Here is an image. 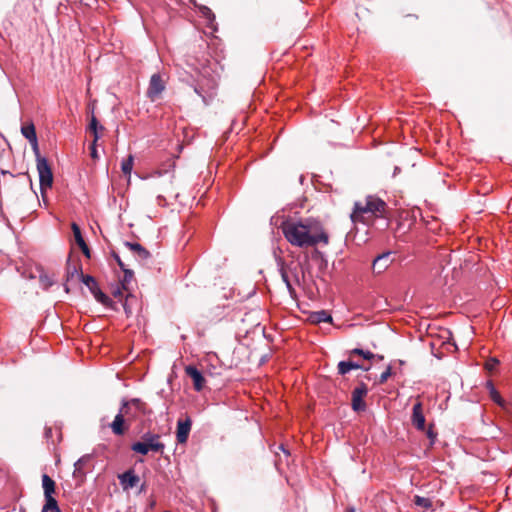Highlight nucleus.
I'll list each match as a JSON object with an SVG mask.
<instances>
[{
	"instance_id": "nucleus-24",
	"label": "nucleus",
	"mask_w": 512,
	"mask_h": 512,
	"mask_svg": "<svg viewBox=\"0 0 512 512\" xmlns=\"http://www.w3.org/2000/svg\"><path fill=\"white\" fill-rule=\"evenodd\" d=\"M21 132L23 136L28 140H34L37 138L36 135V129L33 123H30L29 125L22 126Z\"/></svg>"
},
{
	"instance_id": "nucleus-23",
	"label": "nucleus",
	"mask_w": 512,
	"mask_h": 512,
	"mask_svg": "<svg viewBox=\"0 0 512 512\" xmlns=\"http://www.w3.org/2000/svg\"><path fill=\"white\" fill-rule=\"evenodd\" d=\"M41 512H61V510L58 506L57 500L53 496H50L45 498V504L42 507Z\"/></svg>"
},
{
	"instance_id": "nucleus-12",
	"label": "nucleus",
	"mask_w": 512,
	"mask_h": 512,
	"mask_svg": "<svg viewBox=\"0 0 512 512\" xmlns=\"http://www.w3.org/2000/svg\"><path fill=\"white\" fill-rule=\"evenodd\" d=\"M185 373L189 376L193 381V388L200 392L205 386V378L200 370H198L195 366L188 365L185 367Z\"/></svg>"
},
{
	"instance_id": "nucleus-20",
	"label": "nucleus",
	"mask_w": 512,
	"mask_h": 512,
	"mask_svg": "<svg viewBox=\"0 0 512 512\" xmlns=\"http://www.w3.org/2000/svg\"><path fill=\"white\" fill-rule=\"evenodd\" d=\"M42 487L44 491V497L48 498L53 496L56 490L55 481L47 474L42 475Z\"/></svg>"
},
{
	"instance_id": "nucleus-26",
	"label": "nucleus",
	"mask_w": 512,
	"mask_h": 512,
	"mask_svg": "<svg viewBox=\"0 0 512 512\" xmlns=\"http://www.w3.org/2000/svg\"><path fill=\"white\" fill-rule=\"evenodd\" d=\"M82 282L88 287L92 294L100 289L95 278L90 275H85Z\"/></svg>"
},
{
	"instance_id": "nucleus-22",
	"label": "nucleus",
	"mask_w": 512,
	"mask_h": 512,
	"mask_svg": "<svg viewBox=\"0 0 512 512\" xmlns=\"http://www.w3.org/2000/svg\"><path fill=\"white\" fill-rule=\"evenodd\" d=\"M487 388L489 390V394H490V398L496 403L498 404L499 406H504L505 405V401L504 399L501 397L500 393L496 390V388L494 387L493 383L491 381H488L487 382Z\"/></svg>"
},
{
	"instance_id": "nucleus-25",
	"label": "nucleus",
	"mask_w": 512,
	"mask_h": 512,
	"mask_svg": "<svg viewBox=\"0 0 512 512\" xmlns=\"http://www.w3.org/2000/svg\"><path fill=\"white\" fill-rule=\"evenodd\" d=\"M122 271L124 273V276H123V279L121 280V287L123 290L128 291L129 290L128 285L132 281L134 273L132 270L127 269V268L123 269Z\"/></svg>"
},
{
	"instance_id": "nucleus-31",
	"label": "nucleus",
	"mask_w": 512,
	"mask_h": 512,
	"mask_svg": "<svg viewBox=\"0 0 512 512\" xmlns=\"http://www.w3.org/2000/svg\"><path fill=\"white\" fill-rule=\"evenodd\" d=\"M500 364V361L496 357H490L485 362V369L489 372H493L498 365Z\"/></svg>"
},
{
	"instance_id": "nucleus-19",
	"label": "nucleus",
	"mask_w": 512,
	"mask_h": 512,
	"mask_svg": "<svg viewBox=\"0 0 512 512\" xmlns=\"http://www.w3.org/2000/svg\"><path fill=\"white\" fill-rule=\"evenodd\" d=\"M88 130L93 134L94 143H97L102 133L105 131V127L98 122L94 115H92Z\"/></svg>"
},
{
	"instance_id": "nucleus-5",
	"label": "nucleus",
	"mask_w": 512,
	"mask_h": 512,
	"mask_svg": "<svg viewBox=\"0 0 512 512\" xmlns=\"http://www.w3.org/2000/svg\"><path fill=\"white\" fill-rule=\"evenodd\" d=\"M37 171L39 174L40 189L43 194L48 188H51L53 184L52 169L45 157H39L37 161Z\"/></svg>"
},
{
	"instance_id": "nucleus-39",
	"label": "nucleus",
	"mask_w": 512,
	"mask_h": 512,
	"mask_svg": "<svg viewBox=\"0 0 512 512\" xmlns=\"http://www.w3.org/2000/svg\"><path fill=\"white\" fill-rule=\"evenodd\" d=\"M96 145H97V143H94V140H92V143H91V145L89 147L90 156L94 160L98 159V153H97Z\"/></svg>"
},
{
	"instance_id": "nucleus-9",
	"label": "nucleus",
	"mask_w": 512,
	"mask_h": 512,
	"mask_svg": "<svg viewBox=\"0 0 512 512\" xmlns=\"http://www.w3.org/2000/svg\"><path fill=\"white\" fill-rule=\"evenodd\" d=\"M368 393L367 385L361 382L357 387L354 388L351 395V406L352 409L356 412L365 411L366 403L364 401V397Z\"/></svg>"
},
{
	"instance_id": "nucleus-6",
	"label": "nucleus",
	"mask_w": 512,
	"mask_h": 512,
	"mask_svg": "<svg viewBox=\"0 0 512 512\" xmlns=\"http://www.w3.org/2000/svg\"><path fill=\"white\" fill-rule=\"evenodd\" d=\"M166 80L160 73H155L151 76L149 86L146 92L147 97L151 101H156L162 92L165 90Z\"/></svg>"
},
{
	"instance_id": "nucleus-46",
	"label": "nucleus",
	"mask_w": 512,
	"mask_h": 512,
	"mask_svg": "<svg viewBox=\"0 0 512 512\" xmlns=\"http://www.w3.org/2000/svg\"><path fill=\"white\" fill-rule=\"evenodd\" d=\"M81 250H82L83 254H84L86 257H88V258L90 257V250H89V247H88V246H86V248H83V249H81Z\"/></svg>"
},
{
	"instance_id": "nucleus-43",
	"label": "nucleus",
	"mask_w": 512,
	"mask_h": 512,
	"mask_svg": "<svg viewBox=\"0 0 512 512\" xmlns=\"http://www.w3.org/2000/svg\"><path fill=\"white\" fill-rule=\"evenodd\" d=\"M350 365H351V370H353V369H363L365 371L369 370V367H363L362 365H360V364H358L356 362L350 361Z\"/></svg>"
},
{
	"instance_id": "nucleus-34",
	"label": "nucleus",
	"mask_w": 512,
	"mask_h": 512,
	"mask_svg": "<svg viewBox=\"0 0 512 512\" xmlns=\"http://www.w3.org/2000/svg\"><path fill=\"white\" fill-rule=\"evenodd\" d=\"M71 228L77 244L81 242V240H84L81 234L80 227L76 223H72Z\"/></svg>"
},
{
	"instance_id": "nucleus-50",
	"label": "nucleus",
	"mask_w": 512,
	"mask_h": 512,
	"mask_svg": "<svg viewBox=\"0 0 512 512\" xmlns=\"http://www.w3.org/2000/svg\"><path fill=\"white\" fill-rule=\"evenodd\" d=\"M280 449H281L283 452L288 453V452L285 450V448H284V446H283V445H281V446H280Z\"/></svg>"
},
{
	"instance_id": "nucleus-27",
	"label": "nucleus",
	"mask_w": 512,
	"mask_h": 512,
	"mask_svg": "<svg viewBox=\"0 0 512 512\" xmlns=\"http://www.w3.org/2000/svg\"><path fill=\"white\" fill-rule=\"evenodd\" d=\"M133 162H134V158L132 155H129L126 159H124L122 161L121 169L125 175H130L132 168H133Z\"/></svg>"
},
{
	"instance_id": "nucleus-18",
	"label": "nucleus",
	"mask_w": 512,
	"mask_h": 512,
	"mask_svg": "<svg viewBox=\"0 0 512 512\" xmlns=\"http://www.w3.org/2000/svg\"><path fill=\"white\" fill-rule=\"evenodd\" d=\"M92 460V455L86 454L79 458L74 464V477H83L86 474L85 467Z\"/></svg>"
},
{
	"instance_id": "nucleus-15",
	"label": "nucleus",
	"mask_w": 512,
	"mask_h": 512,
	"mask_svg": "<svg viewBox=\"0 0 512 512\" xmlns=\"http://www.w3.org/2000/svg\"><path fill=\"white\" fill-rule=\"evenodd\" d=\"M257 2L258 15L264 20L270 19L277 11V7L272 0H257Z\"/></svg>"
},
{
	"instance_id": "nucleus-29",
	"label": "nucleus",
	"mask_w": 512,
	"mask_h": 512,
	"mask_svg": "<svg viewBox=\"0 0 512 512\" xmlns=\"http://www.w3.org/2000/svg\"><path fill=\"white\" fill-rule=\"evenodd\" d=\"M39 281H40V284L42 285V287L46 290L49 287H51L55 282L54 279L51 276H49L47 273H41L39 276Z\"/></svg>"
},
{
	"instance_id": "nucleus-42",
	"label": "nucleus",
	"mask_w": 512,
	"mask_h": 512,
	"mask_svg": "<svg viewBox=\"0 0 512 512\" xmlns=\"http://www.w3.org/2000/svg\"><path fill=\"white\" fill-rule=\"evenodd\" d=\"M419 326H420V328L421 327H425L427 333L432 335L433 327H432V325L429 322L420 321L419 322Z\"/></svg>"
},
{
	"instance_id": "nucleus-41",
	"label": "nucleus",
	"mask_w": 512,
	"mask_h": 512,
	"mask_svg": "<svg viewBox=\"0 0 512 512\" xmlns=\"http://www.w3.org/2000/svg\"><path fill=\"white\" fill-rule=\"evenodd\" d=\"M264 313H265L264 310H262L260 308H254V309L251 310V314H252L251 317H255V318L261 317V318H263L264 317V315H263Z\"/></svg>"
},
{
	"instance_id": "nucleus-13",
	"label": "nucleus",
	"mask_w": 512,
	"mask_h": 512,
	"mask_svg": "<svg viewBox=\"0 0 512 512\" xmlns=\"http://www.w3.org/2000/svg\"><path fill=\"white\" fill-rule=\"evenodd\" d=\"M392 263L391 253L385 252L378 255L372 263V271L374 274L383 273Z\"/></svg>"
},
{
	"instance_id": "nucleus-40",
	"label": "nucleus",
	"mask_w": 512,
	"mask_h": 512,
	"mask_svg": "<svg viewBox=\"0 0 512 512\" xmlns=\"http://www.w3.org/2000/svg\"><path fill=\"white\" fill-rule=\"evenodd\" d=\"M427 437L430 439L431 444H433L436 440L437 433L434 432L433 428L430 426L429 429L426 431Z\"/></svg>"
},
{
	"instance_id": "nucleus-3",
	"label": "nucleus",
	"mask_w": 512,
	"mask_h": 512,
	"mask_svg": "<svg viewBox=\"0 0 512 512\" xmlns=\"http://www.w3.org/2000/svg\"><path fill=\"white\" fill-rule=\"evenodd\" d=\"M142 441L134 442L131 450L141 455H147L148 452L163 453L165 445L160 441V435L152 432H146L141 437Z\"/></svg>"
},
{
	"instance_id": "nucleus-7",
	"label": "nucleus",
	"mask_w": 512,
	"mask_h": 512,
	"mask_svg": "<svg viewBox=\"0 0 512 512\" xmlns=\"http://www.w3.org/2000/svg\"><path fill=\"white\" fill-rule=\"evenodd\" d=\"M362 205L370 211V214H373L375 219L385 217L387 205L382 199L370 195L362 201Z\"/></svg>"
},
{
	"instance_id": "nucleus-11",
	"label": "nucleus",
	"mask_w": 512,
	"mask_h": 512,
	"mask_svg": "<svg viewBox=\"0 0 512 512\" xmlns=\"http://www.w3.org/2000/svg\"><path fill=\"white\" fill-rule=\"evenodd\" d=\"M251 333L254 335H261L268 341L273 342L275 340L276 334H277L276 323L269 322V326H266V325H261V323L258 322L256 325H254Z\"/></svg>"
},
{
	"instance_id": "nucleus-47",
	"label": "nucleus",
	"mask_w": 512,
	"mask_h": 512,
	"mask_svg": "<svg viewBox=\"0 0 512 512\" xmlns=\"http://www.w3.org/2000/svg\"><path fill=\"white\" fill-rule=\"evenodd\" d=\"M77 245L79 246L80 249L86 248V246H87V244L84 240H81V242H79Z\"/></svg>"
},
{
	"instance_id": "nucleus-51",
	"label": "nucleus",
	"mask_w": 512,
	"mask_h": 512,
	"mask_svg": "<svg viewBox=\"0 0 512 512\" xmlns=\"http://www.w3.org/2000/svg\"><path fill=\"white\" fill-rule=\"evenodd\" d=\"M126 316H127V317H131L132 315L130 314V312H128V311L126 310Z\"/></svg>"
},
{
	"instance_id": "nucleus-38",
	"label": "nucleus",
	"mask_w": 512,
	"mask_h": 512,
	"mask_svg": "<svg viewBox=\"0 0 512 512\" xmlns=\"http://www.w3.org/2000/svg\"><path fill=\"white\" fill-rule=\"evenodd\" d=\"M29 142H30V144H31V146H32V149H33L34 153H35L36 161H38L39 157H42V156L40 155V152H39L38 140H37V138H36V139L31 140V141H29Z\"/></svg>"
},
{
	"instance_id": "nucleus-10",
	"label": "nucleus",
	"mask_w": 512,
	"mask_h": 512,
	"mask_svg": "<svg viewBox=\"0 0 512 512\" xmlns=\"http://www.w3.org/2000/svg\"><path fill=\"white\" fill-rule=\"evenodd\" d=\"M192 427V420L189 416H186L184 420L179 419L177 421L176 428V440L179 444H185L188 440Z\"/></svg>"
},
{
	"instance_id": "nucleus-44",
	"label": "nucleus",
	"mask_w": 512,
	"mask_h": 512,
	"mask_svg": "<svg viewBox=\"0 0 512 512\" xmlns=\"http://www.w3.org/2000/svg\"><path fill=\"white\" fill-rule=\"evenodd\" d=\"M44 436L47 440L51 439L53 436V429L51 427H46L44 431Z\"/></svg>"
},
{
	"instance_id": "nucleus-21",
	"label": "nucleus",
	"mask_w": 512,
	"mask_h": 512,
	"mask_svg": "<svg viewBox=\"0 0 512 512\" xmlns=\"http://www.w3.org/2000/svg\"><path fill=\"white\" fill-rule=\"evenodd\" d=\"M349 353H350V355L361 356V357H363L366 360H372V359H375V358H378L379 360L383 359V356L375 355L371 351L363 350L361 348H354V349L350 350Z\"/></svg>"
},
{
	"instance_id": "nucleus-8",
	"label": "nucleus",
	"mask_w": 512,
	"mask_h": 512,
	"mask_svg": "<svg viewBox=\"0 0 512 512\" xmlns=\"http://www.w3.org/2000/svg\"><path fill=\"white\" fill-rule=\"evenodd\" d=\"M350 218L353 223L361 222L366 225H371L375 220L373 214H370V211L362 205V201H356L354 203Z\"/></svg>"
},
{
	"instance_id": "nucleus-48",
	"label": "nucleus",
	"mask_w": 512,
	"mask_h": 512,
	"mask_svg": "<svg viewBox=\"0 0 512 512\" xmlns=\"http://www.w3.org/2000/svg\"><path fill=\"white\" fill-rule=\"evenodd\" d=\"M113 294L115 296H117V295H121L122 293H121L120 289L118 288L116 291L113 292Z\"/></svg>"
},
{
	"instance_id": "nucleus-28",
	"label": "nucleus",
	"mask_w": 512,
	"mask_h": 512,
	"mask_svg": "<svg viewBox=\"0 0 512 512\" xmlns=\"http://www.w3.org/2000/svg\"><path fill=\"white\" fill-rule=\"evenodd\" d=\"M414 503L416 506H419V507H422L425 509H429L432 507V502L429 498L421 497L418 495H416L414 497Z\"/></svg>"
},
{
	"instance_id": "nucleus-37",
	"label": "nucleus",
	"mask_w": 512,
	"mask_h": 512,
	"mask_svg": "<svg viewBox=\"0 0 512 512\" xmlns=\"http://www.w3.org/2000/svg\"><path fill=\"white\" fill-rule=\"evenodd\" d=\"M392 375V368L391 366H388L384 372L379 377V383L383 384L385 383L388 378Z\"/></svg>"
},
{
	"instance_id": "nucleus-32",
	"label": "nucleus",
	"mask_w": 512,
	"mask_h": 512,
	"mask_svg": "<svg viewBox=\"0 0 512 512\" xmlns=\"http://www.w3.org/2000/svg\"><path fill=\"white\" fill-rule=\"evenodd\" d=\"M311 320H325V321H328V320H333V319H332V316H331L330 313H328L325 310H321V311L315 312L313 314Z\"/></svg>"
},
{
	"instance_id": "nucleus-14",
	"label": "nucleus",
	"mask_w": 512,
	"mask_h": 512,
	"mask_svg": "<svg viewBox=\"0 0 512 512\" xmlns=\"http://www.w3.org/2000/svg\"><path fill=\"white\" fill-rule=\"evenodd\" d=\"M411 421L413 426L420 431H425V416L423 413V405L417 402L413 405Z\"/></svg>"
},
{
	"instance_id": "nucleus-16",
	"label": "nucleus",
	"mask_w": 512,
	"mask_h": 512,
	"mask_svg": "<svg viewBox=\"0 0 512 512\" xmlns=\"http://www.w3.org/2000/svg\"><path fill=\"white\" fill-rule=\"evenodd\" d=\"M118 478L123 490H128L135 487L140 481L139 476L136 475L132 469L125 471L119 475Z\"/></svg>"
},
{
	"instance_id": "nucleus-36",
	"label": "nucleus",
	"mask_w": 512,
	"mask_h": 512,
	"mask_svg": "<svg viewBox=\"0 0 512 512\" xmlns=\"http://www.w3.org/2000/svg\"><path fill=\"white\" fill-rule=\"evenodd\" d=\"M202 15L207 18L209 21H213L215 19V15L212 10L206 6H202L201 8Z\"/></svg>"
},
{
	"instance_id": "nucleus-2",
	"label": "nucleus",
	"mask_w": 512,
	"mask_h": 512,
	"mask_svg": "<svg viewBox=\"0 0 512 512\" xmlns=\"http://www.w3.org/2000/svg\"><path fill=\"white\" fill-rule=\"evenodd\" d=\"M152 410L148 404L140 398H123L114 420L109 427L116 436H123L133 422L140 420L142 417L149 416Z\"/></svg>"
},
{
	"instance_id": "nucleus-45",
	"label": "nucleus",
	"mask_w": 512,
	"mask_h": 512,
	"mask_svg": "<svg viewBox=\"0 0 512 512\" xmlns=\"http://www.w3.org/2000/svg\"><path fill=\"white\" fill-rule=\"evenodd\" d=\"M114 258L117 262V264L119 265V267L123 270V269H126V266L125 264L122 262V260L120 259V257L117 255V254H114Z\"/></svg>"
},
{
	"instance_id": "nucleus-17",
	"label": "nucleus",
	"mask_w": 512,
	"mask_h": 512,
	"mask_svg": "<svg viewBox=\"0 0 512 512\" xmlns=\"http://www.w3.org/2000/svg\"><path fill=\"white\" fill-rule=\"evenodd\" d=\"M124 246L127 247L140 261H146L150 258V252L139 243L124 242Z\"/></svg>"
},
{
	"instance_id": "nucleus-33",
	"label": "nucleus",
	"mask_w": 512,
	"mask_h": 512,
	"mask_svg": "<svg viewBox=\"0 0 512 512\" xmlns=\"http://www.w3.org/2000/svg\"><path fill=\"white\" fill-rule=\"evenodd\" d=\"M351 371L350 361H341L338 363V373L345 375Z\"/></svg>"
},
{
	"instance_id": "nucleus-1",
	"label": "nucleus",
	"mask_w": 512,
	"mask_h": 512,
	"mask_svg": "<svg viewBox=\"0 0 512 512\" xmlns=\"http://www.w3.org/2000/svg\"><path fill=\"white\" fill-rule=\"evenodd\" d=\"M281 230L287 241L297 247H312L322 242L327 245L329 236L319 223L306 219L301 221L286 220L281 224Z\"/></svg>"
},
{
	"instance_id": "nucleus-30",
	"label": "nucleus",
	"mask_w": 512,
	"mask_h": 512,
	"mask_svg": "<svg viewBox=\"0 0 512 512\" xmlns=\"http://www.w3.org/2000/svg\"><path fill=\"white\" fill-rule=\"evenodd\" d=\"M280 273H281V278L282 280L285 282L289 292L292 294L294 293V289L292 287V284H291V281H290V278H289V274H288V271L287 269L282 266L281 269H280Z\"/></svg>"
},
{
	"instance_id": "nucleus-35",
	"label": "nucleus",
	"mask_w": 512,
	"mask_h": 512,
	"mask_svg": "<svg viewBox=\"0 0 512 512\" xmlns=\"http://www.w3.org/2000/svg\"><path fill=\"white\" fill-rule=\"evenodd\" d=\"M94 297L97 299L98 302L106 305L109 301V297L104 294L100 289L93 293Z\"/></svg>"
},
{
	"instance_id": "nucleus-49",
	"label": "nucleus",
	"mask_w": 512,
	"mask_h": 512,
	"mask_svg": "<svg viewBox=\"0 0 512 512\" xmlns=\"http://www.w3.org/2000/svg\"><path fill=\"white\" fill-rule=\"evenodd\" d=\"M133 300H134V298H131V299L127 298V299H126L125 306L127 305V303H128L129 301H133Z\"/></svg>"
},
{
	"instance_id": "nucleus-4",
	"label": "nucleus",
	"mask_w": 512,
	"mask_h": 512,
	"mask_svg": "<svg viewBox=\"0 0 512 512\" xmlns=\"http://www.w3.org/2000/svg\"><path fill=\"white\" fill-rule=\"evenodd\" d=\"M82 273V265L79 260H67L66 264V280L64 283V289L66 293L70 292V284L73 282L82 281L84 278Z\"/></svg>"
}]
</instances>
